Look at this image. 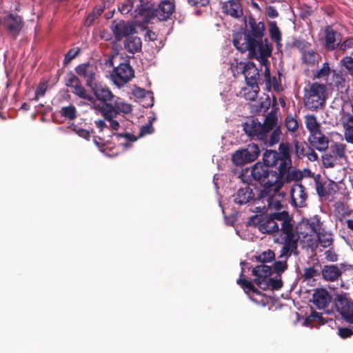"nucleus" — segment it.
<instances>
[{
	"mask_svg": "<svg viewBox=\"0 0 353 353\" xmlns=\"http://www.w3.org/2000/svg\"><path fill=\"white\" fill-rule=\"evenodd\" d=\"M311 43L303 39H294L292 47L296 48L302 54L310 49Z\"/></svg>",
	"mask_w": 353,
	"mask_h": 353,
	"instance_id": "obj_40",
	"label": "nucleus"
},
{
	"mask_svg": "<svg viewBox=\"0 0 353 353\" xmlns=\"http://www.w3.org/2000/svg\"><path fill=\"white\" fill-rule=\"evenodd\" d=\"M175 9V5L170 1H162L156 9H151L149 15V21L155 17L159 21L168 20Z\"/></svg>",
	"mask_w": 353,
	"mask_h": 353,
	"instance_id": "obj_16",
	"label": "nucleus"
},
{
	"mask_svg": "<svg viewBox=\"0 0 353 353\" xmlns=\"http://www.w3.org/2000/svg\"><path fill=\"white\" fill-rule=\"evenodd\" d=\"M331 151L336 159L337 157L341 159L345 155V146L342 143H334L331 147Z\"/></svg>",
	"mask_w": 353,
	"mask_h": 353,
	"instance_id": "obj_47",
	"label": "nucleus"
},
{
	"mask_svg": "<svg viewBox=\"0 0 353 353\" xmlns=\"http://www.w3.org/2000/svg\"><path fill=\"white\" fill-rule=\"evenodd\" d=\"M329 85L332 87L336 88L337 90L343 92L346 90L350 86V78L344 71H332V78Z\"/></svg>",
	"mask_w": 353,
	"mask_h": 353,
	"instance_id": "obj_23",
	"label": "nucleus"
},
{
	"mask_svg": "<svg viewBox=\"0 0 353 353\" xmlns=\"http://www.w3.org/2000/svg\"><path fill=\"white\" fill-rule=\"evenodd\" d=\"M294 149L293 152L296 154L297 157L301 158L305 156V148L304 145L305 143L300 142L298 141H294Z\"/></svg>",
	"mask_w": 353,
	"mask_h": 353,
	"instance_id": "obj_54",
	"label": "nucleus"
},
{
	"mask_svg": "<svg viewBox=\"0 0 353 353\" xmlns=\"http://www.w3.org/2000/svg\"><path fill=\"white\" fill-rule=\"evenodd\" d=\"M325 48L329 51L335 50L339 46V43H336L337 36H340L336 30H334L331 26H327L325 28Z\"/></svg>",
	"mask_w": 353,
	"mask_h": 353,
	"instance_id": "obj_30",
	"label": "nucleus"
},
{
	"mask_svg": "<svg viewBox=\"0 0 353 353\" xmlns=\"http://www.w3.org/2000/svg\"><path fill=\"white\" fill-rule=\"evenodd\" d=\"M233 44L234 47L241 52L247 51L250 54H256V48L259 47V42L249 38L245 33H237L234 35Z\"/></svg>",
	"mask_w": 353,
	"mask_h": 353,
	"instance_id": "obj_13",
	"label": "nucleus"
},
{
	"mask_svg": "<svg viewBox=\"0 0 353 353\" xmlns=\"http://www.w3.org/2000/svg\"><path fill=\"white\" fill-rule=\"evenodd\" d=\"M307 224L310 230V235H312V234H316L317 235L320 233L321 224L319 219L313 217L307 221Z\"/></svg>",
	"mask_w": 353,
	"mask_h": 353,
	"instance_id": "obj_45",
	"label": "nucleus"
},
{
	"mask_svg": "<svg viewBox=\"0 0 353 353\" xmlns=\"http://www.w3.org/2000/svg\"><path fill=\"white\" fill-rule=\"evenodd\" d=\"M318 241L321 246L327 248L332 244V239L330 234L319 233L317 234Z\"/></svg>",
	"mask_w": 353,
	"mask_h": 353,
	"instance_id": "obj_50",
	"label": "nucleus"
},
{
	"mask_svg": "<svg viewBox=\"0 0 353 353\" xmlns=\"http://www.w3.org/2000/svg\"><path fill=\"white\" fill-rule=\"evenodd\" d=\"M305 119V126L310 132V134L321 130V123L318 122L316 116L313 114L306 115Z\"/></svg>",
	"mask_w": 353,
	"mask_h": 353,
	"instance_id": "obj_38",
	"label": "nucleus"
},
{
	"mask_svg": "<svg viewBox=\"0 0 353 353\" xmlns=\"http://www.w3.org/2000/svg\"><path fill=\"white\" fill-rule=\"evenodd\" d=\"M260 154L258 145L252 143L248 145L245 148L236 150L232 156V161L237 166H242L254 161Z\"/></svg>",
	"mask_w": 353,
	"mask_h": 353,
	"instance_id": "obj_7",
	"label": "nucleus"
},
{
	"mask_svg": "<svg viewBox=\"0 0 353 353\" xmlns=\"http://www.w3.org/2000/svg\"><path fill=\"white\" fill-rule=\"evenodd\" d=\"M65 85L67 87L72 88V92L80 99L86 100L89 102L94 101V97L88 90L81 85L80 79L72 72L68 73L65 78Z\"/></svg>",
	"mask_w": 353,
	"mask_h": 353,
	"instance_id": "obj_11",
	"label": "nucleus"
},
{
	"mask_svg": "<svg viewBox=\"0 0 353 353\" xmlns=\"http://www.w3.org/2000/svg\"><path fill=\"white\" fill-rule=\"evenodd\" d=\"M252 274L256 276L254 282L262 290H268L266 280L272 274V268L264 263L256 265L252 269Z\"/></svg>",
	"mask_w": 353,
	"mask_h": 353,
	"instance_id": "obj_15",
	"label": "nucleus"
},
{
	"mask_svg": "<svg viewBox=\"0 0 353 353\" xmlns=\"http://www.w3.org/2000/svg\"><path fill=\"white\" fill-rule=\"evenodd\" d=\"M269 34L271 40L276 43L277 48L281 46L282 32L275 21H270L268 23Z\"/></svg>",
	"mask_w": 353,
	"mask_h": 353,
	"instance_id": "obj_35",
	"label": "nucleus"
},
{
	"mask_svg": "<svg viewBox=\"0 0 353 353\" xmlns=\"http://www.w3.org/2000/svg\"><path fill=\"white\" fill-rule=\"evenodd\" d=\"M341 63L345 69V73L353 77V58L350 56H346L341 60Z\"/></svg>",
	"mask_w": 353,
	"mask_h": 353,
	"instance_id": "obj_43",
	"label": "nucleus"
},
{
	"mask_svg": "<svg viewBox=\"0 0 353 353\" xmlns=\"http://www.w3.org/2000/svg\"><path fill=\"white\" fill-rule=\"evenodd\" d=\"M234 202L241 205L250 203V202L257 204V198H254L253 190L248 185L239 188L234 194Z\"/></svg>",
	"mask_w": 353,
	"mask_h": 353,
	"instance_id": "obj_24",
	"label": "nucleus"
},
{
	"mask_svg": "<svg viewBox=\"0 0 353 353\" xmlns=\"http://www.w3.org/2000/svg\"><path fill=\"white\" fill-rule=\"evenodd\" d=\"M332 297L328 291L324 288H317L312 295V302L318 309H324L331 302Z\"/></svg>",
	"mask_w": 353,
	"mask_h": 353,
	"instance_id": "obj_27",
	"label": "nucleus"
},
{
	"mask_svg": "<svg viewBox=\"0 0 353 353\" xmlns=\"http://www.w3.org/2000/svg\"><path fill=\"white\" fill-rule=\"evenodd\" d=\"M238 0H228L222 6L223 12L234 19H240L243 15L242 5Z\"/></svg>",
	"mask_w": 353,
	"mask_h": 353,
	"instance_id": "obj_26",
	"label": "nucleus"
},
{
	"mask_svg": "<svg viewBox=\"0 0 353 353\" xmlns=\"http://www.w3.org/2000/svg\"><path fill=\"white\" fill-rule=\"evenodd\" d=\"M338 334L342 339H347L353 335V325L349 327H341L338 330Z\"/></svg>",
	"mask_w": 353,
	"mask_h": 353,
	"instance_id": "obj_55",
	"label": "nucleus"
},
{
	"mask_svg": "<svg viewBox=\"0 0 353 353\" xmlns=\"http://www.w3.org/2000/svg\"><path fill=\"white\" fill-rule=\"evenodd\" d=\"M341 274V270L336 265H325L322 269L323 278L328 281H335Z\"/></svg>",
	"mask_w": 353,
	"mask_h": 353,
	"instance_id": "obj_33",
	"label": "nucleus"
},
{
	"mask_svg": "<svg viewBox=\"0 0 353 353\" xmlns=\"http://www.w3.org/2000/svg\"><path fill=\"white\" fill-rule=\"evenodd\" d=\"M317 274V270L314 267H309L304 269L303 277L305 280L312 279Z\"/></svg>",
	"mask_w": 353,
	"mask_h": 353,
	"instance_id": "obj_61",
	"label": "nucleus"
},
{
	"mask_svg": "<svg viewBox=\"0 0 353 353\" xmlns=\"http://www.w3.org/2000/svg\"><path fill=\"white\" fill-rule=\"evenodd\" d=\"M331 72V69L330 67V64L327 62H325L323 64V67L314 72L313 74L314 78L321 79L325 77H327Z\"/></svg>",
	"mask_w": 353,
	"mask_h": 353,
	"instance_id": "obj_46",
	"label": "nucleus"
},
{
	"mask_svg": "<svg viewBox=\"0 0 353 353\" xmlns=\"http://www.w3.org/2000/svg\"><path fill=\"white\" fill-rule=\"evenodd\" d=\"M292 218L290 217L287 212V216L281 219L279 231H281V237L283 246L281 249V257L289 254V251L297 252L299 234L294 231V225L292 223Z\"/></svg>",
	"mask_w": 353,
	"mask_h": 353,
	"instance_id": "obj_4",
	"label": "nucleus"
},
{
	"mask_svg": "<svg viewBox=\"0 0 353 353\" xmlns=\"http://www.w3.org/2000/svg\"><path fill=\"white\" fill-rule=\"evenodd\" d=\"M308 140L311 145L319 151L325 150L328 148V138L321 132V130L310 134Z\"/></svg>",
	"mask_w": 353,
	"mask_h": 353,
	"instance_id": "obj_28",
	"label": "nucleus"
},
{
	"mask_svg": "<svg viewBox=\"0 0 353 353\" xmlns=\"http://www.w3.org/2000/svg\"><path fill=\"white\" fill-rule=\"evenodd\" d=\"M131 0H125L118 8L120 12L123 14L130 13V15L132 16V8L131 6Z\"/></svg>",
	"mask_w": 353,
	"mask_h": 353,
	"instance_id": "obj_57",
	"label": "nucleus"
},
{
	"mask_svg": "<svg viewBox=\"0 0 353 353\" xmlns=\"http://www.w3.org/2000/svg\"><path fill=\"white\" fill-rule=\"evenodd\" d=\"M80 52V48L70 49L65 55L63 64L67 65Z\"/></svg>",
	"mask_w": 353,
	"mask_h": 353,
	"instance_id": "obj_58",
	"label": "nucleus"
},
{
	"mask_svg": "<svg viewBox=\"0 0 353 353\" xmlns=\"http://www.w3.org/2000/svg\"><path fill=\"white\" fill-rule=\"evenodd\" d=\"M131 6L132 8V17L137 18L138 17H145V21L149 22V15L151 12L152 4L148 0H131Z\"/></svg>",
	"mask_w": 353,
	"mask_h": 353,
	"instance_id": "obj_22",
	"label": "nucleus"
},
{
	"mask_svg": "<svg viewBox=\"0 0 353 353\" xmlns=\"http://www.w3.org/2000/svg\"><path fill=\"white\" fill-rule=\"evenodd\" d=\"M153 131H154V129H153V127H152V122L150 121L148 123H147L145 125H143L140 128L139 134H140V136H143V135H145V134H151V133L153 132Z\"/></svg>",
	"mask_w": 353,
	"mask_h": 353,
	"instance_id": "obj_62",
	"label": "nucleus"
},
{
	"mask_svg": "<svg viewBox=\"0 0 353 353\" xmlns=\"http://www.w3.org/2000/svg\"><path fill=\"white\" fill-rule=\"evenodd\" d=\"M243 130L250 137H256L261 141L266 139L261 123L258 119H252L245 122L243 124Z\"/></svg>",
	"mask_w": 353,
	"mask_h": 353,
	"instance_id": "obj_21",
	"label": "nucleus"
},
{
	"mask_svg": "<svg viewBox=\"0 0 353 353\" xmlns=\"http://www.w3.org/2000/svg\"><path fill=\"white\" fill-rule=\"evenodd\" d=\"M237 284H239L244 290L246 294L254 289V285L251 281L246 280L245 279L239 278L236 281Z\"/></svg>",
	"mask_w": 353,
	"mask_h": 353,
	"instance_id": "obj_56",
	"label": "nucleus"
},
{
	"mask_svg": "<svg viewBox=\"0 0 353 353\" xmlns=\"http://www.w3.org/2000/svg\"><path fill=\"white\" fill-rule=\"evenodd\" d=\"M48 88L46 82H40L36 90L37 95L44 96Z\"/></svg>",
	"mask_w": 353,
	"mask_h": 353,
	"instance_id": "obj_64",
	"label": "nucleus"
},
{
	"mask_svg": "<svg viewBox=\"0 0 353 353\" xmlns=\"http://www.w3.org/2000/svg\"><path fill=\"white\" fill-rule=\"evenodd\" d=\"M114 82L118 86H123L134 77V70L128 63H120L114 69Z\"/></svg>",
	"mask_w": 353,
	"mask_h": 353,
	"instance_id": "obj_14",
	"label": "nucleus"
},
{
	"mask_svg": "<svg viewBox=\"0 0 353 353\" xmlns=\"http://www.w3.org/2000/svg\"><path fill=\"white\" fill-rule=\"evenodd\" d=\"M272 133L270 136L269 139V145L273 146L275 144L278 143L281 139V127H276L275 129L272 130Z\"/></svg>",
	"mask_w": 353,
	"mask_h": 353,
	"instance_id": "obj_49",
	"label": "nucleus"
},
{
	"mask_svg": "<svg viewBox=\"0 0 353 353\" xmlns=\"http://www.w3.org/2000/svg\"><path fill=\"white\" fill-rule=\"evenodd\" d=\"M264 42L259 43V47L256 48V54H250V58H254L259 61L261 66L269 65L268 57H270L272 52V46L268 39H264Z\"/></svg>",
	"mask_w": 353,
	"mask_h": 353,
	"instance_id": "obj_18",
	"label": "nucleus"
},
{
	"mask_svg": "<svg viewBox=\"0 0 353 353\" xmlns=\"http://www.w3.org/2000/svg\"><path fill=\"white\" fill-rule=\"evenodd\" d=\"M336 311L347 323L353 325V300L346 294H336L334 299Z\"/></svg>",
	"mask_w": 353,
	"mask_h": 353,
	"instance_id": "obj_8",
	"label": "nucleus"
},
{
	"mask_svg": "<svg viewBox=\"0 0 353 353\" xmlns=\"http://www.w3.org/2000/svg\"><path fill=\"white\" fill-rule=\"evenodd\" d=\"M277 154L280 159V163L277 170L279 171L280 174L283 175L288 168H292L290 143L288 142L281 143Z\"/></svg>",
	"mask_w": 353,
	"mask_h": 353,
	"instance_id": "obj_17",
	"label": "nucleus"
},
{
	"mask_svg": "<svg viewBox=\"0 0 353 353\" xmlns=\"http://www.w3.org/2000/svg\"><path fill=\"white\" fill-rule=\"evenodd\" d=\"M292 254H296L297 252H292V250H290L289 251V254H286L283 257H281V254L279 256V260L274 263L272 272L274 271L276 273L279 277H281V274L288 269L287 260Z\"/></svg>",
	"mask_w": 353,
	"mask_h": 353,
	"instance_id": "obj_36",
	"label": "nucleus"
},
{
	"mask_svg": "<svg viewBox=\"0 0 353 353\" xmlns=\"http://www.w3.org/2000/svg\"><path fill=\"white\" fill-rule=\"evenodd\" d=\"M251 175L263 186V189H265L267 187L271 188L274 186V190H278L283 188L282 182L278 181L279 176H281L279 171L270 170L263 163H256L252 168Z\"/></svg>",
	"mask_w": 353,
	"mask_h": 353,
	"instance_id": "obj_2",
	"label": "nucleus"
},
{
	"mask_svg": "<svg viewBox=\"0 0 353 353\" xmlns=\"http://www.w3.org/2000/svg\"><path fill=\"white\" fill-rule=\"evenodd\" d=\"M322 161L324 167L333 168L336 161V158L331 154H325L322 156Z\"/></svg>",
	"mask_w": 353,
	"mask_h": 353,
	"instance_id": "obj_51",
	"label": "nucleus"
},
{
	"mask_svg": "<svg viewBox=\"0 0 353 353\" xmlns=\"http://www.w3.org/2000/svg\"><path fill=\"white\" fill-rule=\"evenodd\" d=\"M94 99L92 104L97 101L96 109L103 116L105 121L109 122V128L112 130H118L120 124L114 119L120 114H127L132 111V105L125 102L119 97L114 96L110 89L105 85L100 83H96L90 88Z\"/></svg>",
	"mask_w": 353,
	"mask_h": 353,
	"instance_id": "obj_1",
	"label": "nucleus"
},
{
	"mask_svg": "<svg viewBox=\"0 0 353 353\" xmlns=\"http://www.w3.org/2000/svg\"><path fill=\"white\" fill-rule=\"evenodd\" d=\"M243 73L247 84L253 89H259V83H261L259 70L253 62L249 61L244 65Z\"/></svg>",
	"mask_w": 353,
	"mask_h": 353,
	"instance_id": "obj_19",
	"label": "nucleus"
},
{
	"mask_svg": "<svg viewBox=\"0 0 353 353\" xmlns=\"http://www.w3.org/2000/svg\"><path fill=\"white\" fill-rule=\"evenodd\" d=\"M326 87L325 85L314 82L305 90L304 103L310 110H317L321 108L325 100Z\"/></svg>",
	"mask_w": 353,
	"mask_h": 353,
	"instance_id": "obj_6",
	"label": "nucleus"
},
{
	"mask_svg": "<svg viewBox=\"0 0 353 353\" xmlns=\"http://www.w3.org/2000/svg\"><path fill=\"white\" fill-rule=\"evenodd\" d=\"M4 25L12 36L16 38L23 27L22 18L17 14H10L5 18Z\"/></svg>",
	"mask_w": 353,
	"mask_h": 353,
	"instance_id": "obj_25",
	"label": "nucleus"
},
{
	"mask_svg": "<svg viewBox=\"0 0 353 353\" xmlns=\"http://www.w3.org/2000/svg\"><path fill=\"white\" fill-rule=\"evenodd\" d=\"M60 112L61 116L70 120H74L77 117V109L73 105L63 107Z\"/></svg>",
	"mask_w": 353,
	"mask_h": 353,
	"instance_id": "obj_41",
	"label": "nucleus"
},
{
	"mask_svg": "<svg viewBox=\"0 0 353 353\" xmlns=\"http://www.w3.org/2000/svg\"><path fill=\"white\" fill-rule=\"evenodd\" d=\"M263 131L267 139L268 134L276 127H281L278 125V116L276 108H272L265 116L263 123L261 124Z\"/></svg>",
	"mask_w": 353,
	"mask_h": 353,
	"instance_id": "obj_29",
	"label": "nucleus"
},
{
	"mask_svg": "<svg viewBox=\"0 0 353 353\" xmlns=\"http://www.w3.org/2000/svg\"><path fill=\"white\" fill-rule=\"evenodd\" d=\"M275 259V254L274 251L268 250L262 252L261 254L256 257L258 262L265 263L273 261Z\"/></svg>",
	"mask_w": 353,
	"mask_h": 353,
	"instance_id": "obj_42",
	"label": "nucleus"
},
{
	"mask_svg": "<svg viewBox=\"0 0 353 353\" xmlns=\"http://www.w3.org/2000/svg\"><path fill=\"white\" fill-rule=\"evenodd\" d=\"M244 21L247 27L245 34L249 38L254 39L256 42L265 43L264 39H263L265 30L264 22H256L252 15L248 16V19L245 17Z\"/></svg>",
	"mask_w": 353,
	"mask_h": 353,
	"instance_id": "obj_10",
	"label": "nucleus"
},
{
	"mask_svg": "<svg viewBox=\"0 0 353 353\" xmlns=\"http://www.w3.org/2000/svg\"><path fill=\"white\" fill-rule=\"evenodd\" d=\"M190 6L195 8L205 7L210 3V0H187Z\"/></svg>",
	"mask_w": 353,
	"mask_h": 353,
	"instance_id": "obj_60",
	"label": "nucleus"
},
{
	"mask_svg": "<svg viewBox=\"0 0 353 353\" xmlns=\"http://www.w3.org/2000/svg\"><path fill=\"white\" fill-rule=\"evenodd\" d=\"M274 186L271 187V188L267 187L265 189L261 190L257 196V205L259 204L260 202L263 203L266 202L267 205L256 206L255 210H253V212L264 213L268 208L278 210L282 208L283 205L281 199H283L285 194L283 192H280L281 189L274 190Z\"/></svg>",
	"mask_w": 353,
	"mask_h": 353,
	"instance_id": "obj_5",
	"label": "nucleus"
},
{
	"mask_svg": "<svg viewBox=\"0 0 353 353\" xmlns=\"http://www.w3.org/2000/svg\"><path fill=\"white\" fill-rule=\"evenodd\" d=\"M110 29L117 41H121L123 38L126 39L130 34L137 33L136 28L132 23L122 19L113 20L110 25Z\"/></svg>",
	"mask_w": 353,
	"mask_h": 353,
	"instance_id": "obj_9",
	"label": "nucleus"
},
{
	"mask_svg": "<svg viewBox=\"0 0 353 353\" xmlns=\"http://www.w3.org/2000/svg\"><path fill=\"white\" fill-rule=\"evenodd\" d=\"M285 127L288 131L294 132L299 128L297 120L292 115H288L285 119Z\"/></svg>",
	"mask_w": 353,
	"mask_h": 353,
	"instance_id": "obj_44",
	"label": "nucleus"
},
{
	"mask_svg": "<svg viewBox=\"0 0 353 353\" xmlns=\"http://www.w3.org/2000/svg\"><path fill=\"white\" fill-rule=\"evenodd\" d=\"M340 121L344 129V137L346 141L353 144V123L349 121Z\"/></svg>",
	"mask_w": 353,
	"mask_h": 353,
	"instance_id": "obj_39",
	"label": "nucleus"
},
{
	"mask_svg": "<svg viewBox=\"0 0 353 353\" xmlns=\"http://www.w3.org/2000/svg\"><path fill=\"white\" fill-rule=\"evenodd\" d=\"M72 130L78 135L80 137L83 138V139H85L86 140H89L90 139V135L91 134H93L94 133L93 130H91V132H90L89 130H85V129H83V128H79L77 125H74L73 128H72Z\"/></svg>",
	"mask_w": 353,
	"mask_h": 353,
	"instance_id": "obj_53",
	"label": "nucleus"
},
{
	"mask_svg": "<svg viewBox=\"0 0 353 353\" xmlns=\"http://www.w3.org/2000/svg\"><path fill=\"white\" fill-rule=\"evenodd\" d=\"M316 190L318 195L321 197L325 196L327 195V191L325 190L323 183L319 181H316Z\"/></svg>",
	"mask_w": 353,
	"mask_h": 353,
	"instance_id": "obj_63",
	"label": "nucleus"
},
{
	"mask_svg": "<svg viewBox=\"0 0 353 353\" xmlns=\"http://www.w3.org/2000/svg\"><path fill=\"white\" fill-rule=\"evenodd\" d=\"M321 56L313 49H310L301 54V60L307 66H314L319 63Z\"/></svg>",
	"mask_w": 353,
	"mask_h": 353,
	"instance_id": "obj_34",
	"label": "nucleus"
},
{
	"mask_svg": "<svg viewBox=\"0 0 353 353\" xmlns=\"http://www.w3.org/2000/svg\"><path fill=\"white\" fill-rule=\"evenodd\" d=\"M290 196L292 203L296 208H303L306 206L307 194L305 192V187L299 183H295L291 188Z\"/></svg>",
	"mask_w": 353,
	"mask_h": 353,
	"instance_id": "obj_20",
	"label": "nucleus"
},
{
	"mask_svg": "<svg viewBox=\"0 0 353 353\" xmlns=\"http://www.w3.org/2000/svg\"><path fill=\"white\" fill-rule=\"evenodd\" d=\"M125 49L131 54L139 52L142 49V41L140 37L130 34L124 41Z\"/></svg>",
	"mask_w": 353,
	"mask_h": 353,
	"instance_id": "obj_31",
	"label": "nucleus"
},
{
	"mask_svg": "<svg viewBox=\"0 0 353 353\" xmlns=\"http://www.w3.org/2000/svg\"><path fill=\"white\" fill-rule=\"evenodd\" d=\"M349 105L351 108V111H345L343 109L341 113L340 121H349L353 123V99L349 101Z\"/></svg>",
	"mask_w": 353,
	"mask_h": 353,
	"instance_id": "obj_48",
	"label": "nucleus"
},
{
	"mask_svg": "<svg viewBox=\"0 0 353 353\" xmlns=\"http://www.w3.org/2000/svg\"><path fill=\"white\" fill-rule=\"evenodd\" d=\"M287 216V211L273 212L269 215H254L248 220V225L258 227L263 234H273L279 231L281 219Z\"/></svg>",
	"mask_w": 353,
	"mask_h": 353,
	"instance_id": "obj_3",
	"label": "nucleus"
},
{
	"mask_svg": "<svg viewBox=\"0 0 353 353\" xmlns=\"http://www.w3.org/2000/svg\"><path fill=\"white\" fill-rule=\"evenodd\" d=\"M263 164L267 167H275L276 165H279L280 159L277 151L274 150H268L263 153Z\"/></svg>",
	"mask_w": 353,
	"mask_h": 353,
	"instance_id": "obj_37",
	"label": "nucleus"
},
{
	"mask_svg": "<svg viewBox=\"0 0 353 353\" xmlns=\"http://www.w3.org/2000/svg\"><path fill=\"white\" fill-rule=\"evenodd\" d=\"M76 73L81 77L85 79V85L88 88H92L95 82L96 75L98 72L97 65L90 62L81 63L77 65L74 69Z\"/></svg>",
	"mask_w": 353,
	"mask_h": 353,
	"instance_id": "obj_12",
	"label": "nucleus"
},
{
	"mask_svg": "<svg viewBox=\"0 0 353 353\" xmlns=\"http://www.w3.org/2000/svg\"><path fill=\"white\" fill-rule=\"evenodd\" d=\"M303 177V174L299 170H291V168H288L282 176H279L278 181H281L283 185L285 183H290L292 181L297 183L302 179Z\"/></svg>",
	"mask_w": 353,
	"mask_h": 353,
	"instance_id": "obj_32",
	"label": "nucleus"
},
{
	"mask_svg": "<svg viewBox=\"0 0 353 353\" xmlns=\"http://www.w3.org/2000/svg\"><path fill=\"white\" fill-rule=\"evenodd\" d=\"M340 50L346 51L348 49H351L353 48V37H350L344 40L341 43H339V46Z\"/></svg>",
	"mask_w": 353,
	"mask_h": 353,
	"instance_id": "obj_59",
	"label": "nucleus"
},
{
	"mask_svg": "<svg viewBox=\"0 0 353 353\" xmlns=\"http://www.w3.org/2000/svg\"><path fill=\"white\" fill-rule=\"evenodd\" d=\"M268 289L271 287L272 290H278L283 286V281L281 278H269L266 280Z\"/></svg>",
	"mask_w": 353,
	"mask_h": 353,
	"instance_id": "obj_52",
	"label": "nucleus"
}]
</instances>
